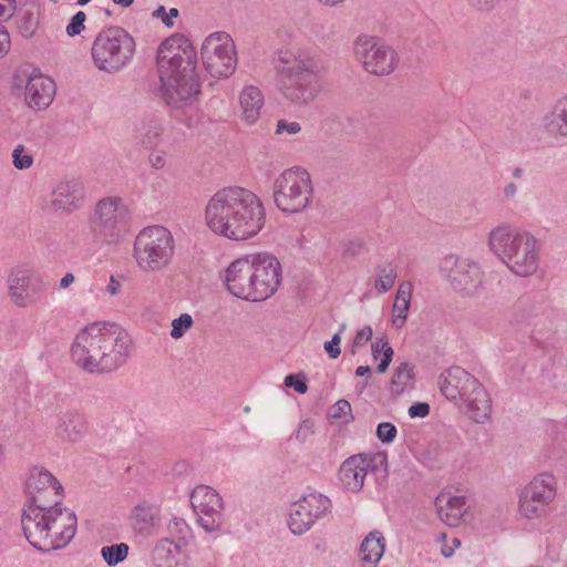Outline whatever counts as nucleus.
Masks as SVG:
<instances>
[{
	"mask_svg": "<svg viewBox=\"0 0 567 567\" xmlns=\"http://www.w3.org/2000/svg\"><path fill=\"white\" fill-rule=\"evenodd\" d=\"M23 533L32 547L51 551L66 547L74 538L78 518L61 504L51 508H33L21 516Z\"/></svg>",
	"mask_w": 567,
	"mask_h": 567,
	"instance_id": "5",
	"label": "nucleus"
},
{
	"mask_svg": "<svg viewBox=\"0 0 567 567\" xmlns=\"http://www.w3.org/2000/svg\"><path fill=\"white\" fill-rule=\"evenodd\" d=\"M132 338L116 323L97 321L74 337L71 358L90 373L112 372L124 365L131 354Z\"/></svg>",
	"mask_w": 567,
	"mask_h": 567,
	"instance_id": "3",
	"label": "nucleus"
},
{
	"mask_svg": "<svg viewBox=\"0 0 567 567\" xmlns=\"http://www.w3.org/2000/svg\"><path fill=\"white\" fill-rule=\"evenodd\" d=\"M6 287L10 302L21 309L31 308L41 302L47 291L42 276L25 264L10 269Z\"/></svg>",
	"mask_w": 567,
	"mask_h": 567,
	"instance_id": "11",
	"label": "nucleus"
},
{
	"mask_svg": "<svg viewBox=\"0 0 567 567\" xmlns=\"http://www.w3.org/2000/svg\"><path fill=\"white\" fill-rule=\"evenodd\" d=\"M163 132L162 122L157 118L142 120L135 124L134 138L146 147L154 146Z\"/></svg>",
	"mask_w": 567,
	"mask_h": 567,
	"instance_id": "34",
	"label": "nucleus"
},
{
	"mask_svg": "<svg viewBox=\"0 0 567 567\" xmlns=\"http://www.w3.org/2000/svg\"><path fill=\"white\" fill-rule=\"evenodd\" d=\"M315 520L298 501L290 505L288 526L292 534L303 535L315 525Z\"/></svg>",
	"mask_w": 567,
	"mask_h": 567,
	"instance_id": "36",
	"label": "nucleus"
},
{
	"mask_svg": "<svg viewBox=\"0 0 567 567\" xmlns=\"http://www.w3.org/2000/svg\"><path fill=\"white\" fill-rule=\"evenodd\" d=\"M52 426L55 437L70 444L81 441L87 432V421L84 414L75 409L58 411Z\"/></svg>",
	"mask_w": 567,
	"mask_h": 567,
	"instance_id": "24",
	"label": "nucleus"
},
{
	"mask_svg": "<svg viewBox=\"0 0 567 567\" xmlns=\"http://www.w3.org/2000/svg\"><path fill=\"white\" fill-rule=\"evenodd\" d=\"M542 126L555 140L567 138V94L558 97L544 114Z\"/></svg>",
	"mask_w": 567,
	"mask_h": 567,
	"instance_id": "26",
	"label": "nucleus"
},
{
	"mask_svg": "<svg viewBox=\"0 0 567 567\" xmlns=\"http://www.w3.org/2000/svg\"><path fill=\"white\" fill-rule=\"evenodd\" d=\"M501 0H467L468 4L481 12L492 11Z\"/></svg>",
	"mask_w": 567,
	"mask_h": 567,
	"instance_id": "53",
	"label": "nucleus"
},
{
	"mask_svg": "<svg viewBox=\"0 0 567 567\" xmlns=\"http://www.w3.org/2000/svg\"><path fill=\"white\" fill-rule=\"evenodd\" d=\"M518 187L515 183L511 182L508 183L503 190L504 197L506 199H514L517 195Z\"/></svg>",
	"mask_w": 567,
	"mask_h": 567,
	"instance_id": "59",
	"label": "nucleus"
},
{
	"mask_svg": "<svg viewBox=\"0 0 567 567\" xmlns=\"http://www.w3.org/2000/svg\"><path fill=\"white\" fill-rule=\"evenodd\" d=\"M239 105L243 120L249 125L255 124L264 106L262 92L254 85L245 86L239 94Z\"/></svg>",
	"mask_w": 567,
	"mask_h": 567,
	"instance_id": "29",
	"label": "nucleus"
},
{
	"mask_svg": "<svg viewBox=\"0 0 567 567\" xmlns=\"http://www.w3.org/2000/svg\"><path fill=\"white\" fill-rule=\"evenodd\" d=\"M207 227L230 240L255 237L265 226L266 212L261 199L251 190L229 186L217 190L205 207Z\"/></svg>",
	"mask_w": 567,
	"mask_h": 567,
	"instance_id": "1",
	"label": "nucleus"
},
{
	"mask_svg": "<svg viewBox=\"0 0 567 567\" xmlns=\"http://www.w3.org/2000/svg\"><path fill=\"white\" fill-rule=\"evenodd\" d=\"M285 385L289 388H293L296 392L303 394L307 392V384L305 382V378L300 379L298 375L288 374L285 378Z\"/></svg>",
	"mask_w": 567,
	"mask_h": 567,
	"instance_id": "52",
	"label": "nucleus"
},
{
	"mask_svg": "<svg viewBox=\"0 0 567 567\" xmlns=\"http://www.w3.org/2000/svg\"><path fill=\"white\" fill-rule=\"evenodd\" d=\"M16 84H24V100L30 109L44 110L53 101L55 83L49 78L37 72L19 71L16 76Z\"/></svg>",
	"mask_w": 567,
	"mask_h": 567,
	"instance_id": "21",
	"label": "nucleus"
},
{
	"mask_svg": "<svg viewBox=\"0 0 567 567\" xmlns=\"http://www.w3.org/2000/svg\"><path fill=\"white\" fill-rule=\"evenodd\" d=\"M371 374V368L369 365H360L355 370L357 377H364Z\"/></svg>",
	"mask_w": 567,
	"mask_h": 567,
	"instance_id": "63",
	"label": "nucleus"
},
{
	"mask_svg": "<svg viewBox=\"0 0 567 567\" xmlns=\"http://www.w3.org/2000/svg\"><path fill=\"white\" fill-rule=\"evenodd\" d=\"M546 319L540 303L530 297L519 298L512 310L511 322L523 330L535 342L539 341Z\"/></svg>",
	"mask_w": 567,
	"mask_h": 567,
	"instance_id": "23",
	"label": "nucleus"
},
{
	"mask_svg": "<svg viewBox=\"0 0 567 567\" xmlns=\"http://www.w3.org/2000/svg\"><path fill=\"white\" fill-rule=\"evenodd\" d=\"M396 279V267L386 264L378 267V276L374 281L375 289L381 292H388L394 285Z\"/></svg>",
	"mask_w": 567,
	"mask_h": 567,
	"instance_id": "42",
	"label": "nucleus"
},
{
	"mask_svg": "<svg viewBox=\"0 0 567 567\" xmlns=\"http://www.w3.org/2000/svg\"><path fill=\"white\" fill-rule=\"evenodd\" d=\"M121 281L116 277L111 276L105 290L110 296H116L121 290Z\"/></svg>",
	"mask_w": 567,
	"mask_h": 567,
	"instance_id": "57",
	"label": "nucleus"
},
{
	"mask_svg": "<svg viewBox=\"0 0 567 567\" xmlns=\"http://www.w3.org/2000/svg\"><path fill=\"white\" fill-rule=\"evenodd\" d=\"M39 7L35 4H27L24 8L20 10L17 16V28L19 33L25 38H32L39 27Z\"/></svg>",
	"mask_w": 567,
	"mask_h": 567,
	"instance_id": "35",
	"label": "nucleus"
},
{
	"mask_svg": "<svg viewBox=\"0 0 567 567\" xmlns=\"http://www.w3.org/2000/svg\"><path fill=\"white\" fill-rule=\"evenodd\" d=\"M344 329L346 324L343 323L340 326L339 331L333 334L332 339L330 341L324 342V350L327 351L331 359H336L340 355L341 333L343 332Z\"/></svg>",
	"mask_w": 567,
	"mask_h": 567,
	"instance_id": "48",
	"label": "nucleus"
},
{
	"mask_svg": "<svg viewBox=\"0 0 567 567\" xmlns=\"http://www.w3.org/2000/svg\"><path fill=\"white\" fill-rule=\"evenodd\" d=\"M396 433L395 425L390 422H382L377 427V436L382 443H392Z\"/></svg>",
	"mask_w": 567,
	"mask_h": 567,
	"instance_id": "47",
	"label": "nucleus"
},
{
	"mask_svg": "<svg viewBox=\"0 0 567 567\" xmlns=\"http://www.w3.org/2000/svg\"><path fill=\"white\" fill-rule=\"evenodd\" d=\"M299 504L308 512L310 517L317 523L331 512V499L318 492H311L298 499Z\"/></svg>",
	"mask_w": 567,
	"mask_h": 567,
	"instance_id": "32",
	"label": "nucleus"
},
{
	"mask_svg": "<svg viewBox=\"0 0 567 567\" xmlns=\"http://www.w3.org/2000/svg\"><path fill=\"white\" fill-rule=\"evenodd\" d=\"M312 426V422L308 420L303 421L297 430L296 439L305 442L313 433Z\"/></svg>",
	"mask_w": 567,
	"mask_h": 567,
	"instance_id": "56",
	"label": "nucleus"
},
{
	"mask_svg": "<svg viewBox=\"0 0 567 567\" xmlns=\"http://www.w3.org/2000/svg\"><path fill=\"white\" fill-rule=\"evenodd\" d=\"M153 17L154 18H158L162 20V22L166 25V27H172L173 25V20H169V17H167V12H166V9L163 7V6H159L154 12H153Z\"/></svg>",
	"mask_w": 567,
	"mask_h": 567,
	"instance_id": "58",
	"label": "nucleus"
},
{
	"mask_svg": "<svg viewBox=\"0 0 567 567\" xmlns=\"http://www.w3.org/2000/svg\"><path fill=\"white\" fill-rule=\"evenodd\" d=\"M385 454H357L348 457L339 468V480L349 492L362 489L369 473L386 472Z\"/></svg>",
	"mask_w": 567,
	"mask_h": 567,
	"instance_id": "16",
	"label": "nucleus"
},
{
	"mask_svg": "<svg viewBox=\"0 0 567 567\" xmlns=\"http://www.w3.org/2000/svg\"><path fill=\"white\" fill-rule=\"evenodd\" d=\"M74 280H75L74 275L71 274V272H68L60 280L59 288L60 289H66L71 284L74 282Z\"/></svg>",
	"mask_w": 567,
	"mask_h": 567,
	"instance_id": "62",
	"label": "nucleus"
},
{
	"mask_svg": "<svg viewBox=\"0 0 567 567\" xmlns=\"http://www.w3.org/2000/svg\"><path fill=\"white\" fill-rule=\"evenodd\" d=\"M150 161L152 167H154L155 169H161L165 165V158L161 155H152Z\"/></svg>",
	"mask_w": 567,
	"mask_h": 567,
	"instance_id": "61",
	"label": "nucleus"
},
{
	"mask_svg": "<svg viewBox=\"0 0 567 567\" xmlns=\"http://www.w3.org/2000/svg\"><path fill=\"white\" fill-rule=\"evenodd\" d=\"M382 350H383V358L381 359V362L379 363L378 369H377V371L379 373H384L388 370V368L392 361L393 354H394V351H393L392 347H390L388 341H384L382 343Z\"/></svg>",
	"mask_w": 567,
	"mask_h": 567,
	"instance_id": "50",
	"label": "nucleus"
},
{
	"mask_svg": "<svg viewBox=\"0 0 567 567\" xmlns=\"http://www.w3.org/2000/svg\"><path fill=\"white\" fill-rule=\"evenodd\" d=\"M193 318L188 313H182L178 318L174 319L172 322V330H171V337L173 339H179L182 338L186 330L192 328L193 326Z\"/></svg>",
	"mask_w": 567,
	"mask_h": 567,
	"instance_id": "43",
	"label": "nucleus"
},
{
	"mask_svg": "<svg viewBox=\"0 0 567 567\" xmlns=\"http://www.w3.org/2000/svg\"><path fill=\"white\" fill-rule=\"evenodd\" d=\"M174 254V237L164 226L145 227L135 238L133 256L140 269L145 272L164 270L171 265Z\"/></svg>",
	"mask_w": 567,
	"mask_h": 567,
	"instance_id": "8",
	"label": "nucleus"
},
{
	"mask_svg": "<svg viewBox=\"0 0 567 567\" xmlns=\"http://www.w3.org/2000/svg\"><path fill=\"white\" fill-rule=\"evenodd\" d=\"M466 403L471 419L476 423H485L492 412V404L486 390L480 382L462 400Z\"/></svg>",
	"mask_w": 567,
	"mask_h": 567,
	"instance_id": "27",
	"label": "nucleus"
},
{
	"mask_svg": "<svg viewBox=\"0 0 567 567\" xmlns=\"http://www.w3.org/2000/svg\"><path fill=\"white\" fill-rule=\"evenodd\" d=\"M277 89L293 105L312 103L320 91L319 65L303 53L279 51L274 58Z\"/></svg>",
	"mask_w": 567,
	"mask_h": 567,
	"instance_id": "4",
	"label": "nucleus"
},
{
	"mask_svg": "<svg viewBox=\"0 0 567 567\" xmlns=\"http://www.w3.org/2000/svg\"><path fill=\"white\" fill-rule=\"evenodd\" d=\"M130 547L125 543L113 544L101 548V556L107 566L114 567L124 561L128 556Z\"/></svg>",
	"mask_w": 567,
	"mask_h": 567,
	"instance_id": "41",
	"label": "nucleus"
},
{
	"mask_svg": "<svg viewBox=\"0 0 567 567\" xmlns=\"http://www.w3.org/2000/svg\"><path fill=\"white\" fill-rule=\"evenodd\" d=\"M439 270L451 289L463 297L478 296L484 288L485 272L481 264L472 258L446 255Z\"/></svg>",
	"mask_w": 567,
	"mask_h": 567,
	"instance_id": "10",
	"label": "nucleus"
},
{
	"mask_svg": "<svg viewBox=\"0 0 567 567\" xmlns=\"http://www.w3.org/2000/svg\"><path fill=\"white\" fill-rule=\"evenodd\" d=\"M86 21V14L83 11H78L70 20L65 28V32L69 37L79 35L84 30V23Z\"/></svg>",
	"mask_w": 567,
	"mask_h": 567,
	"instance_id": "45",
	"label": "nucleus"
},
{
	"mask_svg": "<svg viewBox=\"0 0 567 567\" xmlns=\"http://www.w3.org/2000/svg\"><path fill=\"white\" fill-rule=\"evenodd\" d=\"M487 244L491 251L516 276L528 277L538 269L539 246L529 231L501 224L489 231Z\"/></svg>",
	"mask_w": 567,
	"mask_h": 567,
	"instance_id": "6",
	"label": "nucleus"
},
{
	"mask_svg": "<svg viewBox=\"0 0 567 567\" xmlns=\"http://www.w3.org/2000/svg\"><path fill=\"white\" fill-rule=\"evenodd\" d=\"M225 284L233 296L251 302L260 301L249 256L238 258L228 266Z\"/></svg>",
	"mask_w": 567,
	"mask_h": 567,
	"instance_id": "20",
	"label": "nucleus"
},
{
	"mask_svg": "<svg viewBox=\"0 0 567 567\" xmlns=\"http://www.w3.org/2000/svg\"><path fill=\"white\" fill-rule=\"evenodd\" d=\"M301 131V126L298 122H288L286 120H279L276 126V133H287L289 135L297 134Z\"/></svg>",
	"mask_w": 567,
	"mask_h": 567,
	"instance_id": "51",
	"label": "nucleus"
},
{
	"mask_svg": "<svg viewBox=\"0 0 567 567\" xmlns=\"http://www.w3.org/2000/svg\"><path fill=\"white\" fill-rule=\"evenodd\" d=\"M168 537L175 543L176 551L185 549L192 538V530L185 519L174 517L167 524Z\"/></svg>",
	"mask_w": 567,
	"mask_h": 567,
	"instance_id": "37",
	"label": "nucleus"
},
{
	"mask_svg": "<svg viewBox=\"0 0 567 567\" xmlns=\"http://www.w3.org/2000/svg\"><path fill=\"white\" fill-rule=\"evenodd\" d=\"M190 504L198 517V524L208 533L219 529L223 523L224 503L212 487L199 485L190 494Z\"/></svg>",
	"mask_w": 567,
	"mask_h": 567,
	"instance_id": "19",
	"label": "nucleus"
},
{
	"mask_svg": "<svg viewBox=\"0 0 567 567\" xmlns=\"http://www.w3.org/2000/svg\"><path fill=\"white\" fill-rule=\"evenodd\" d=\"M436 506L441 520L450 526L458 525L467 508L465 496L441 495Z\"/></svg>",
	"mask_w": 567,
	"mask_h": 567,
	"instance_id": "30",
	"label": "nucleus"
},
{
	"mask_svg": "<svg viewBox=\"0 0 567 567\" xmlns=\"http://www.w3.org/2000/svg\"><path fill=\"white\" fill-rule=\"evenodd\" d=\"M176 553L175 543L171 538H162L153 547L151 559L156 567H169Z\"/></svg>",
	"mask_w": 567,
	"mask_h": 567,
	"instance_id": "39",
	"label": "nucleus"
},
{
	"mask_svg": "<svg viewBox=\"0 0 567 567\" xmlns=\"http://www.w3.org/2000/svg\"><path fill=\"white\" fill-rule=\"evenodd\" d=\"M430 414V405L425 402L414 403L409 408L410 417H426Z\"/></svg>",
	"mask_w": 567,
	"mask_h": 567,
	"instance_id": "55",
	"label": "nucleus"
},
{
	"mask_svg": "<svg viewBox=\"0 0 567 567\" xmlns=\"http://www.w3.org/2000/svg\"><path fill=\"white\" fill-rule=\"evenodd\" d=\"M414 380V365L409 362L400 363L393 373L391 380V391L401 394Z\"/></svg>",
	"mask_w": 567,
	"mask_h": 567,
	"instance_id": "40",
	"label": "nucleus"
},
{
	"mask_svg": "<svg viewBox=\"0 0 567 567\" xmlns=\"http://www.w3.org/2000/svg\"><path fill=\"white\" fill-rule=\"evenodd\" d=\"M353 51L364 70L374 75H388L398 64L396 52L378 37L359 35L353 43Z\"/></svg>",
	"mask_w": 567,
	"mask_h": 567,
	"instance_id": "13",
	"label": "nucleus"
},
{
	"mask_svg": "<svg viewBox=\"0 0 567 567\" xmlns=\"http://www.w3.org/2000/svg\"><path fill=\"white\" fill-rule=\"evenodd\" d=\"M156 61L166 105L173 110L193 105L200 94V82L196 73L197 54L188 39L177 34L164 40Z\"/></svg>",
	"mask_w": 567,
	"mask_h": 567,
	"instance_id": "2",
	"label": "nucleus"
},
{
	"mask_svg": "<svg viewBox=\"0 0 567 567\" xmlns=\"http://www.w3.org/2000/svg\"><path fill=\"white\" fill-rule=\"evenodd\" d=\"M84 186L76 178L59 182L51 192L50 197L44 198L41 209L47 215H70L79 210L84 204Z\"/></svg>",
	"mask_w": 567,
	"mask_h": 567,
	"instance_id": "18",
	"label": "nucleus"
},
{
	"mask_svg": "<svg viewBox=\"0 0 567 567\" xmlns=\"http://www.w3.org/2000/svg\"><path fill=\"white\" fill-rule=\"evenodd\" d=\"M131 522L133 529L136 534L148 537L154 534V530L159 522V509L151 504H140L134 507Z\"/></svg>",
	"mask_w": 567,
	"mask_h": 567,
	"instance_id": "28",
	"label": "nucleus"
},
{
	"mask_svg": "<svg viewBox=\"0 0 567 567\" xmlns=\"http://www.w3.org/2000/svg\"><path fill=\"white\" fill-rule=\"evenodd\" d=\"M12 164L17 169H27L32 166L33 157L25 152L24 146L20 144L12 152Z\"/></svg>",
	"mask_w": 567,
	"mask_h": 567,
	"instance_id": "44",
	"label": "nucleus"
},
{
	"mask_svg": "<svg viewBox=\"0 0 567 567\" xmlns=\"http://www.w3.org/2000/svg\"><path fill=\"white\" fill-rule=\"evenodd\" d=\"M440 538L444 542L441 547V555L444 558H450L453 556L456 548L461 546V540L458 538H453L451 545L446 543V535L441 534Z\"/></svg>",
	"mask_w": 567,
	"mask_h": 567,
	"instance_id": "54",
	"label": "nucleus"
},
{
	"mask_svg": "<svg viewBox=\"0 0 567 567\" xmlns=\"http://www.w3.org/2000/svg\"><path fill=\"white\" fill-rule=\"evenodd\" d=\"M312 184L301 168L284 171L274 182V200L284 213H299L310 205Z\"/></svg>",
	"mask_w": 567,
	"mask_h": 567,
	"instance_id": "9",
	"label": "nucleus"
},
{
	"mask_svg": "<svg viewBox=\"0 0 567 567\" xmlns=\"http://www.w3.org/2000/svg\"><path fill=\"white\" fill-rule=\"evenodd\" d=\"M478 381L461 367H452L439 378L440 390L450 401L463 400Z\"/></svg>",
	"mask_w": 567,
	"mask_h": 567,
	"instance_id": "25",
	"label": "nucleus"
},
{
	"mask_svg": "<svg viewBox=\"0 0 567 567\" xmlns=\"http://www.w3.org/2000/svg\"><path fill=\"white\" fill-rule=\"evenodd\" d=\"M202 60L213 78H228L237 66L236 47L226 32L209 34L202 45Z\"/></svg>",
	"mask_w": 567,
	"mask_h": 567,
	"instance_id": "12",
	"label": "nucleus"
},
{
	"mask_svg": "<svg viewBox=\"0 0 567 567\" xmlns=\"http://www.w3.org/2000/svg\"><path fill=\"white\" fill-rule=\"evenodd\" d=\"M136 51L134 38L123 28L110 27L101 30L91 47V58L94 66L112 74L126 68Z\"/></svg>",
	"mask_w": 567,
	"mask_h": 567,
	"instance_id": "7",
	"label": "nucleus"
},
{
	"mask_svg": "<svg viewBox=\"0 0 567 567\" xmlns=\"http://www.w3.org/2000/svg\"><path fill=\"white\" fill-rule=\"evenodd\" d=\"M385 539L381 532L373 530L362 540L359 549L360 560L363 564L375 566L383 556Z\"/></svg>",
	"mask_w": 567,
	"mask_h": 567,
	"instance_id": "31",
	"label": "nucleus"
},
{
	"mask_svg": "<svg viewBox=\"0 0 567 567\" xmlns=\"http://www.w3.org/2000/svg\"><path fill=\"white\" fill-rule=\"evenodd\" d=\"M556 496V480L544 472L536 475L519 493L518 509L527 519L546 515L549 504Z\"/></svg>",
	"mask_w": 567,
	"mask_h": 567,
	"instance_id": "14",
	"label": "nucleus"
},
{
	"mask_svg": "<svg viewBox=\"0 0 567 567\" xmlns=\"http://www.w3.org/2000/svg\"><path fill=\"white\" fill-rule=\"evenodd\" d=\"M260 301L271 297L281 282V265L270 254L249 255Z\"/></svg>",
	"mask_w": 567,
	"mask_h": 567,
	"instance_id": "22",
	"label": "nucleus"
},
{
	"mask_svg": "<svg viewBox=\"0 0 567 567\" xmlns=\"http://www.w3.org/2000/svg\"><path fill=\"white\" fill-rule=\"evenodd\" d=\"M17 10L16 0H0V20H10ZM11 47L10 34L7 28L0 22V58L4 56Z\"/></svg>",
	"mask_w": 567,
	"mask_h": 567,
	"instance_id": "38",
	"label": "nucleus"
},
{
	"mask_svg": "<svg viewBox=\"0 0 567 567\" xmlns=\"http://www.w3.org/2000/svg\"><path fill=\"white\" fill-rule=\"evenodd\" d=\"M411 293L412 285L410 282H402L399 286L392 307V323L398 329L402 328L405 323L410 309Z\"/></svg>",
	"mask_w": 567,
	"mask_h": 567,
	"instance_id": "33",
	"label": "nucleus"
},
{
	"mask_svg": "<svg viewBox=\"0 0 567 567\" xmlns=\"http://www.w3.org/2000/svg\"><path fill=\"white\" fill-rule=\"evenodd\" d=\"M126 206L120 197H106L101 199L95 207L92 219L93 231L112 243L120 237L126 217Z\"/></svg>",
	"mask_w": 567,
	"mask_h": 567,
	"instance_id": "17",
	"label": "nucleus"
},
{
	"mask_svg": "<svg viewBox=\"0 0 567 567\" xmlns=\"http://www.w3.org/2000/svg\"><path fill=\"white\" fill-rule=\"evenodd\" d=\"M25 482V491L28 503L25 504L22 515H28L33 508H51L61 504L62 485L45 468H32Z\"/></svg>",
	"mask_w": 567,
	"mask_h": 567,
	"instance_id": "15",
	"label": "nucleus"
},
{
	"mask_svg": "<svg viewBox=\"0 0 567 567\" xmlns=\"http://www.w3.org/2000/svg\"><path fill=\"white\" fill-rule=\"evenodd\" d=\"M386 341L385 339L381 338V339H377L372 344H371V351H372V357L378 360L380 354L382 353L383 354V350H382V343Z\"/></svg>",
	"mask_w": 567,
	"mask_h": 567,
	"instance_id": "60",
	"label": "nucleus"
},
{
	"mask_svg": "<svg viewBox=\"0 0 567 567\" xmlns=\"http://www.w3.org/2000/svg\"><path fill=\"white\" fill-rule=\"evenodd\" d=\"M331 416L342 419L344 422L352 420L350 403L347 400L337 401L331 408Z\"/></svg>",
	"mask_w": 567,
	"mask_h": 567,
	"instance_id": "46",
	"label": "nucleus"
},
{
	"mask_svg": "<svg viewBox=\"0 0 567 567\" xmlns=\"http://www.w3.org/2000/svg\"><path fill=\"white\" fill-rule=\"evenodd\" d=\"M372 338V328L370 326L363 327L359 330L354 337L351 353L355 354V348L363 346Z\"/></svg>",
	"mask_w": 567,
	"mask_h": 567,
	"instance_id": "49",
	"label": "nucleus"
},
{
	"mask_svg": "<svg viewBox=\"0 0 567 567\" xmlns=\"http://www.w3.org/2000/svg\"><path fill=\"white\" fill-rule=\"evenodd\" d=\"M512 175L514 178L516 179H520L524 175V169L522 167H515L513 171H512Z\"/></svg>",
	"mask_w": 567,
	"mask_h": 567,
	"instance_id": "64",
	"label": "nucleus"
}]
</instances>
